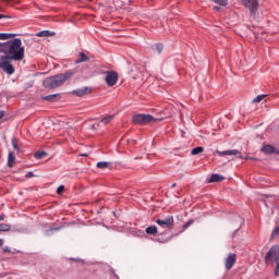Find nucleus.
Returning a JSON list of instances; mask_svg holds the SVG:
<instances>
[{"label": "nucleus", "mask_w": 279, "mask_h": 279, "mask_svg": "<svg viewBox=\"0 0 279 279\" xmlns=\"http://www.w3.org/2000/svg\"><path fill=\"white\" fill-rule=\"evenodd\" d=\"M25 58V47L21 38L7 41L5 56H0V69L8 73V75H14V66L10 63L12 60L21 62Z\"/></svg>", "instance_id": "obj_1"}, {"label": "nucleus", "mask_w": 279, "mask_h": 279, "mask_svg": "<svg viewBox=\"0 0 279 279\" xmlns=\"http://www.w3.org/2000/svg\"><path fill=\"white\" fill-rule=\"evenodd\" d=\"M71 77H73V72L50 76L44 81V86L45 88H60V86H62L66 80H71Z\"/></svg>", "instance_id": "obj_2"}, {"label": "nucleus", "mask_w": 279, "mask_h": 279, "mask_svg": "<svg viewBox=\"0 0 279 279\" xmlns=\"http://www.w3.org/2000/svg\"><path fill=\"white\" fill-rule=\"evenodd\" d=\"M265 262L266 263H276V268H275V276H279V245L275 244L272 245L268 253L265 256Z\"/></svg>", "instance_id": "obj_3"}, {"label": "nucleus", "mask_w": 279, "mask_h": 279, "mask_svg": "<svg viewBox=\"0 0 279 279\" xmlns=\"http://www.w3.org/2000/svg\"><path fill=\"white\" fill-rule=\"evenodd\" d=\"M132 121L137 125H147V123H154L156 118H154L151 114L138 113L133 116Z\"/></svg>", "instance_id": "obj_4"}, {"label": "nucleus", "mask_w": 279, "mask_h": 279, "mask_svg": "<svg viewBox=\"0 0 279 279\" xmlns=\"http://www.w3.org/2000/svg\"><path fill=\"white\" fill-rule=\"evenodd\" d=\"M105 82L107 86H114L119 82V74L114 71L105 72Z\"/></svg>", "instance_id": "obj_5"}, {"label": "nucleus", "mask_w": 279, "mask_h": 279, "mask_svg": "<svg viewBox=\"0 0 279 279\" xmlns=\"http://www.w3.org/2000/svg\"><path fill=\"white\" fill-rule=\"evenodd\" d=\"M242 5L247 8L252 14L258 12V0H242Z\"/></svg>", "instance_id": "obj_6"}, {"label": "nucleus", "mask_w": 279, "mask_h": 279, "mask_svg": "<svg viewBox=\"0 0 279 279\" xmlns=\"http://www.w3.org/2000/svg\"><path fill=\"white\" fill-rule=\"evenodd\" d=\"M155 223L160 226V228H171V226H173V216H167L163 219H157Z\"/></svg>", "instance_id": "obj_7"}, {"label": "nucleus", "mask_w": 279, "mask_h": 279, "mask_svg": "<svg viewBox=\"0 0 279 279\" xmlns=\"http://www.w3.org/2000/svg\"><path fill=\"white\" fill-rule=\"evenodd\" d=\"M93 93V88L90 87H82L76 90H72L71 95H75V97H84L85 95H90Z\"/></svg>", "instance_id": "obj_8"}, {"label": "nucleus", "mask_w": 279, "mask_h": 279, "mask_svg": "<svg viewBox=\"0 0 279 279\" xmlns=\"http://www.w3.org/2000/svg\"><path fill=\"white\" fill-rule=\"evenodd\" d=\"M216 154H218L220 157L235 156L236 158H242L241 151H239L238 149L223 150V151L217 150Z\"/></svg>", "instance_id": "obj_9"}, {"label": "nucleus", "mask_w": 279, "mask_h": 279, "mask_svg": "<svg viewBox=\"0 0 279 279\" xmlns=\"http://www.w3.org/2000/svg\"><path fill=\"white\" fill-rule=\"evenodd\" d=\"M235 263H236V254H233V253L229 254L225 264L226 269L230 270L231 267H234Z\"/></svg>", "instance_id": "obj_10"}, {"label": "nucleus", "mask_w": 279, "mask_h": 279, "mask_svg": "<svg viewBox=\"0 0 279 279\" xmlns=\"http://www.w3.org/2000/svg\"><path fill=\"white\" fill-rule=\"evenodd\" d=\"M262 151L264 154H279V151L276 150V148L274 146H271V145H264L262 147Z\"/></svg>", "instance_id": "obj_11"}, {"label": "nucleus", "mask_w": 279, "mask_h": 279, "mask_svg": "<svg viewBox=\"0 0 279 279\" xmlns=\"http://www.w3.org/2000/svg\"><path fill=\"white\" fill-rule=\"evenodd\" d=\"M16 163V156L14 155V151H9L8 155V167L12 168Z\"/></svg>", "instance_id": "obj_12"}, {"label": "nucleus", "mask_w": 279, "mask_h": 279, "mask_svg": "<svg viewBox=\"0 0 279 279\" xmlns=\"http://www.w3.org/2000/svg\"><path fill=\"white\" fill-rule=\"evenodd\" d=\"M90 59L88 58V56H86V53L84 52H78V59H76L74 61V63L76 64H82V62H88Z\"/></svg>", "instance_id": "obj_13"}, {"label": "nucleus", "mask_w": 279, "mask_h": 279, "mask_svg": "<svg viewBox=\"0 0 279 279\" xmlns=\"http://www.w3.org/2000/svg\"><path fill=\"white\" fill-rule=\"evenodd\" d=\"M145 232H146V234H150L151 236H156L158 234V227H156V226L147 227Z\"/></svg>", "instance_id": "obj_14"}, {"label": "nucleus", "mask_w": 279, "mask_h": 279, "mask_svg": "<svg viewBox=\"0 0 279 279\" xmlns=\"http://www.w3.org/2000/svg\"><path fill=\"white\" fill-rule=\"evenodd\" d=\"M60 99V94H52L44 97L45 101H58Z\"/></svg>", "instance_id": "obj_15"}, {"label": "nucleus", "mask_w": 279, "mask_h": 279, "mask_svg": "<svg viewBox=\"0 0 279 279\" xmlns=\"http://www.w3.org/2000/svg\"><path fill=\"white\" fill-rule=\"evenodd\" d=\"M222 180H225L223 175H221V174H213V175L209 178L208 182H209V183H213V182H221Z\"/></svg>", "instance_id": "obj_16"}, {"label": "nucleus", "mask_w": 279, "mask_h": 279, "mask_svg": "<svg viewBox=\"0 0 279 279\" xmlns=\"http://www.w3.org/2000/svg\"><path fill=\"white\" fill-rule=\"evenodd\" d=\"M113 120H114V114H110V116H106L105 118H101L100 123L108 125V123H112Z\"/></svg>", "instance_id": "obj_17"}, {"label": "nucleus", "mask_w": 279, "mask_h": 279, "mask_svg": "<svg viewBox=\"0 0 279 279\" xmlns=\"http://www.w3.org/2000/svg\"><path fill=\"white\" fill-rule=\"evenodd\" d=\"M16 34L0 33V40H10V38H15Z\"/></svg>", "instance_id": "obj_18"}, {"label": "nucleus", "mask_w": 279, "mask_h": 279, "mask_svg": "<svg viewBox=\"0 0 279 279\" xmlns=\"http://www.w3.org/2000/svg\"><path fill=\"white\" fill-rule=\"evenodd\" d=\"M11 145L15 151H21V148H19V140H16V137H12Z\"/></svg>", "instance_id": "obj_19"}, {"label": "nucleus", "mask_w": 279, "mask_h": 279, "mask_svg": "<svg viewBox=\"0 0 279 279\" xmlns=\"http://www.w3.org/2000/svg\"><path fill=\"white\" fill-rule=\"evenodd\" d=\"M12 227L8 223H0V232H10Z\"/></svg>", "instance_id": "obj_20"}, {"label": "nucleus", "mask_w": 279, "mask_h": 279, "mask_svg": "<svg viewBox=\"0 0 279 279\" xmlns=\"http://www.w3.org/2000/svg\"><path fill=\"white\" fill-rule=\"evenodd\" d=\"M108 167H110V162L108 161H99L97 163V169H108Z\"/></svg>", "instance_id": "obj_21"}, {"label": "nucleus", "mask_w": 279, "mask_h": 279, "mask_svg": "<svg viewBox=\"0 0 279 279\" xmlns=\"http://www.w3.org/2000/svg\"><path fill=\"white\" fill-rule=\"evenodd\" d=\"M38 38H48V36H51V33L49 31H41L37 33Z\"/></svg>", "instance_id": "obj_22"}, {"label": "nucleus", "mask_w": 279, "mask_h": 279, "mask_svg": "<svg viewBox=\"0 0 279 279\" xmlns=\"http://www.w3.org/2000/svg\"><path fill=\"white\" fill-rule=\"evenodd\" d=\"M203 151H204V147L198 146V147H195L194 149H192L191 154H192V156H197L198 154H202Z\"/></svg>", "instance_id": "obj_23"}, {"label": "nucleus", "mask_w": 279, "mask_h": 279, "mask_svg": "<svg viewBox=\"0 0 279 279\" xmlns=\"http://www.w3.org/2000/svg\"><path fill=\"white\" fill-rule=\"evenodd\" d=\"M58 230H60V227H58V228H50V229L45 231V235L46 236H51V234H53L54 232H58Z\"/></svg>", "instance_id": "obj_24"}, {"label": "nucleus", "mask_w": 279, "mask_h": 279, "mask_svg": "<svg viewBox=\"0 0 279 279\" xmlns=\"http://www.w3.org/2000/svg\"><path fill=\"white\" fill-rule=\"evenodd\" d=\"M46 156H47V153H45V151L35 153L36 160H43V158H45Z\"/></svg>", "instance_id": "obj_25"}, {"label": "nucleus", "mask_w": 279, "mask_h": 279, "mask_svg": "<svg viewBox=\"0 0 279 279\" xmlns=\"http://www.w3.org/2000/svg\"><path fill=\"white\" fill-rule=\"evenodd\" d=\"M265 97H267V95H258L257 97H255L253 99V104H260V101H263V99H265Z\"/></svg>", "instance_id": "obj_26"}, {"label": "nucleus", "mask_w": 279, "mask_h": 279, "mask_svg": "<svg viewBox=\"0 0 279 279\" xmlns=\"http://www.w3.org/2000/svg\"><path fill=\"white\" fill-rule=\"evenodd\" d=\"M7 47H8V41L0 43V53H4V56H5Z\"/></svg>", "instance_id": "obj_27"}, {"label": "nucleus", "mask_w": 279, "mask_h": 279, "mask_svg": "<svg viewBox=\"0 0 279 279\" xmlns=\"http://www.w3.org/2000/svg\"><path fill=\"white\" fill-rule=\"evenodd\" d=\"M214 3H217L218 5H228V0H211Z\"/></svg>", "instance_id": "obj_28"}, {"label": "nucleus", "mask_w": 279, "mask_h": 279, "mask_svg": "<svg viewBox=\"0 0 279 279\" xmlns=\"http://www.w3.org/2000/svg\"><path fill=\"white\" fill-rule=\"evenodd\" d=\"M162 49H165V47L162 46V44H157V45H156V51H157L158 53H162Z\"/></svg>", "instance_id": "obj_29"}, {"label": "nucleus", "mask_w": 279, "mask_h": 279, "mask_svg": "<svg viewBox=\"0 0 279 279\" xmlns=\"http://www.w3.org/2000/svg\"><path fill=\"white\" fill-rule=\"evenodd\" d=\"M61 193H64V185H60V186L57 189V194H58V195H61Z\"/></svg>", "instance_id": "obj_30"}, {"label": "nucleus", "mask_w": 279, "mask_h": 279, "mask_svg": "<svg viewBox=\"0 0 279 279\" xmlns=\"http://www.w3.org/2000/svg\"><path fill=\"white\" fill-rule=\"evenodd\" d=\"M3 117H5V111L0 110V119H3Z\"/></svg>", "instance_id": "obj_31"}, {"label": "nucleus", "mask_w": 279, "mask_h": 279, "mask_svg": "<svg viewBox=\"0 0 279 279\" xmlns=\"http://www.w3.org/2000/svg\"><path fill=\"white\" fill-rule=\"evenodd\" d=\"M26 178H34V172H27Z\"/></svg>", "instance_id": "obj_32"}, {"label": "nucleus", "mask_w": 279, "mask_h": 279, "mask_svg": "<svg viewBox=\"0 0 279 279\" xmlns=\"http://www.w3.org/2000/svg\"><path fill=\"white\" fill-rule=\"evenodd\" d=\"M191 223H193V220H189V221L184 225V228H189V226H191Z\"/></svg>", "instance_id": "obj_33"}, {"label": "nucleus", "mask_w": 279, "mask_h": 279, "mask_svg": "<svg viewBox=\"0 0 279 279\" xmlns=\"http://www.w3.org/2000/svg\"><path fill=\"white\" fill-rule=\"evenodd\" d=\"M4 219H5V215L0 214V221H4Z\"/></svg>", "instance_id": "obj_34"}, {"label": "nucleus", "mask_w": 279, "mask_h": 279, "mask_svg": "<svg viewBox=\"0 0 279 279\" xmlns=\"http://www.w3.org/2000/svg\"><path fill=\"white\" fill-rule=\"evenodd\" d=\"M2 250L3 252H10V246H4Z\"/></svg>", "instance_id": "obj_35"}, {"label": "nucleus", "mask_w": 279, "mask_h": 279, "mask_svg": "<svg viewBox=\"0 0 279 279\" xmlns=\"http://www.w3.org/2000/svg\"><path fill=\"white\" fill-rule=\"evenodd\" d=\"M214 10L219 11V10H221V8L220 7H214Z\"/></svg>", "instance_id": "obj_36"}, {"label": "nucleus", "mask_w": 279, "mask_h": 279, "mask_svg": "<svg viewBox=\"0 0 279 279\" xmlns=\"http://www.w3.org/2000/svg\"><path fill=\"white\" fill-rule=\"evenodd\" d=\"M175 186H177V183H172L171 187L175 189Z\"/></svg>", "instance_id": "obj_37"}, {"label": "nucleus", "mask_w": 279, "mask_h": 279, "mask_svg": "<svg viewBox=\"0 0 279 279\" xmlns=\"http://www.w3.org/2000/svg\"><path fill=\"white\" fill-rule=\"evenodd\" d=\"M3 245V239H0V246Z\"/></svg>", "instance_id": "obj_38"}, {"label": "nucleus", "mask_w": 279, "mask_h": 279, "mask_svg": "<svg viewBox=\"0 0 279 279\" xmlns=\"http://www.w3.org/2000/svg\"><path fill=\"white\" fill-rule=\"evenodd\" d=\"M0 19H5V15H3V14H0Z\"/></svg>", "instance_id": "obj_39"}, {"label": "nucleus", "mask_w": 279, "mask_h": 279, "mask_svg": "<svg viewBox=\"0 0 279 279\" xmlns=\"http://www.w3.org/2000/svg\"><path fill=\"white\" fill-rule=\"evenodd\" d=\"M82 156L86 157V156H88V154H83Z\"/></svg>", "instance_id": "obj_40"}]
</instances>
